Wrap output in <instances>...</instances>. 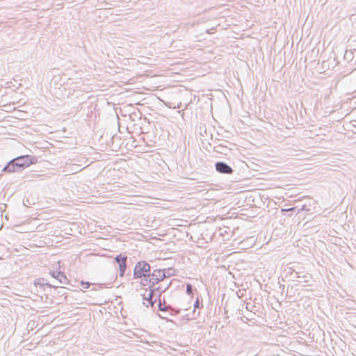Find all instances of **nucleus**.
Listing matches in <instances>:
<instances>
[{"instance_id":"obj_1","label":"nucleus","mask_w":356,"mask_h":356,"mask_svg":"<svg viewBox=\"0 0 356 356\" xmlns=\"http://www.w3.org/2000/svg\"><path fill=\"white\" fill-rule=\"evenodd\" d=\"M151 266L146 261L137 262L134 269V278L139 279L151 275Z\"/></svg>"},{"instance_id":"obj_2","label":"nucleus","mask_w":356,"mask_h":356,"mask_svg":"<svg viewBox=\"0 0 356 356\" xmlns=\"http://www.w3.org/2000/svg\"><path fill=\"white\" fill-rule=\"evenodd\" d=\"M14 159H16V161L21 163L20 165H22L23 169L38 162V158L33 155H22Z\"/></svg>"},{"instance_id":"obj_3","label":"nucleus","mask_w":356,"mask_h":356,"mask_svg":"<svg viewBox=\"0 0 356 356\" xmlns=\"http://www.w3.org/2000/svg\"><path fill=\"white\" fill-rule=\"evenodd\" d=\"M170 283L168 284L165 288H163L161 286H159L158 287L154 288V289H145V293L143 294V300L149 301L151 300L154 295L155 291H159L161 293L165 291L168 287L170 286Z\"/></svg>"},{"instance_id":"obj_4","label":"nucleus","mask_w":356,"mask_h":356,"mask_svg":"<svg viewBox=\"0 0 356 356\" xmlns=\"http://www.w3.org/2000/svg\"><path fill=\"white\" fill-rule=\"evenodd\" d=\"M20 164L16 159H13L3 167L2 171L8 173L20 172L24 170Z\"/></svg>"},{"instance_id":"obj_5","label":"nucleus","mask_w":356,"mask_h":356,"mask_svg":"<svg viewBox=\"0 0 356 356\" xmlns=\"http://www.w3.org/2000/svg\"><path fill=\"white\" fill-rule=\"evenodd\" d=\"M216 170L221 174L231 175L234 172L233 168L224 161H218L215 163Z\"/></svg>"},{"instance_id":"obj_6","label":"nucleus","mask_w":356,"mask_h":356,"mask_svg":"<svg viewBox=\"0 0 356 356\" xmlns=\"http://www.w3.org/2000/svg\"><path fill=\"white\" fill-rule=\"evenodd\" d=\"M127 257L125 255L122 256V254H120L115 257V261L119 266L120 277H123L127 269Z\"/></svg>"},{"instance_id":"obj_7","label":"nucleus","mask_w":356,"mask_h":356,"mask_svg":"<svg viewBox=\"0 0 356 356\" xmlns=\"http://www.w3.org/2000/svg\"><path fill=\"white\" fill-rule=\"evenodd\" d=\"M50 275L52 277L58 280L60 284H67L69 282L68 279L65 276V273L61 271H51Z\"/></svg>"},{"instance_id":"obj_8","label":"nucleus","mask_w":356,"mask_h":356,"mask_svg":"<svg viewBox=\"0 0 356 356\" xmlns=\"http://www.w3.org/2000/svg\"><path fill=\"white\" fill-rule=\"evenodd\" d=\"M34 284L35 286H40V287H43V288H45V287L54 288V289L57 288L56 286L52 285V284H49V282H44V278L36 279L34 281ZM44 289L45 290V289Z\"/></svg>"},{"instance_id":"obj_9","label":"nucleus","mask_w":356,"mask_h":356,"mask_svg":"<svg viewBox=\"0 0 356 356\" xmlns=\"http://www.w3.org/2000/svg\"><path fill=\"white\" fill-rule=\"evenodd\" d=\"M158 307H159V311H161V312H167V311H169V310H172V308L170 305H165V300L163 299V302H162L161 300V293H159V296H158Z\"/></svg>"},{"instance_id":"obj_10","label":"nucleus","mask_w":356,"mask_h":356,"mask_svg":"<svg viewBox=\"0 0 356 356\" xmlns=\"http://www.w3.org/2000/svg\"><path fill=\"white\" fill-rule=\"evenodd\" d=\"M162 273L161 275L163 277V280L165 278L170 277L171 276H173L175 275V269L173 268H164L162 269Z\"/></svg>"},{"instance_id":"obj_11","label":"nucleus","mask_w":356,"mask_h":356,"mask_svg":"<svg viewBox=\"0 0 356 356\" xmlns=\"http://www.w3.org/2000/svg\"><path fill=\"white\" fill-rule=\"evenodd\" d=\"M214 149L216 152L224 154H227V152L229 150L226 146H224L221 144L214 146Z\"/></svg>"},{"instance_id":"obj_12","label":"nucleus","mask_w":356,"mask_h":356,"mask_svg":"<svg viewBox=\"0 0 356 356\" xmlns=\"http://www.w3.org/2000/svg\"><path fill=\"white\" fill-rule=\"evenodd\" d=\"M159 278L154 277L152 275H149L148 281L147 282H149V289H154L153 287L158 284L159 282H161Z\"/></svg>"},{"instance_id":"obj_13","label":"nucleus","mask_w":356,"mask_h":356,"mask_svg":"<svg viewBox=\"0 0 356 356\" xmlns=\"http://www.w3.org/2000/svg\"><path fill=\"white\" fill-rule=\"evenodd\" d=\"M162 270L161 269H154L153 271L151 270V275L154 277L159 278L160 281L163 280V277L161 275Z\"/></svg>"},{"instance_id":"obj_14","label":"nucleus","mask_w":356,"mask_h":356,"mask_svg":"<svg viewBox=\"0 0 356 356\" xmlns=\"http://www.w3.org/2000/svg\"><path fill=\"white\" fill-rule=\"evenodd\" d=\"M353 58V53L351 51L346 50L344 54V59L348 62H350Z\"/></svg>"},{"instance_id":"obj_15","label":"nucleus","mask_w":356,"mask_h":356,"mask_svg":"<svg viewBox=\"0 0 356 356\" xmlns=\"http://www.w3.org/2000/svg\"><path fill=\"white\" fill-rule=\"evenodd\" d=\"M193 285L191 284L188 283L186 284V293L189 296H191V295H193Z\"/></svg>"},{"instance_id":"obj_16","label":"nucleus","mask_w":356,"mask_h":356,"mask_svg":"<svg viewBox=\"0 0 356 356\" xmlns=\"http://www.w3.org/2000/svg\"><path fill=\"white\" fill-rule=\"evenodd\" d=\"M148 278H149V276H147V277L140 278L141 279L140 284L143 286H147V285L149 286V282H147Z\"/></svg>"},{"instance_id":"obj_17","label":"nucleus","mask_w":356,"mask_h":356,"mask_svg":"<svg viewBox=\"0 0 356 356\" xmlns=\"http://www.w3.org/2000/svg\"><path fill=\"white\" fill-rule=\"evenodd\" d=\"M80 284H81V286L83 289H88V288L90 286L91 283H90V282H84V281H81V283H80Z\"/></svg>"},{"instance_id":"obj_18","label":"nucleus","mask_w":356,"mask_h":356,"mask_svg":"<svg viewBox=\"0 0 356 356\" xmlns=\"http://www.w3.org/2000/svg\"><path fill=\"white\" fill-rule=\"evenodd\" d=\"M295 209H296V207H291V208L286 209H282V212H286V211H295Z\"/></svg>"},{"instance_id":"obj_19","label":"nucleus","mask_w":356,"mask_h":356,"mask_svg":"<svg viewBox=\"0 0 356 356\" xmlns=\"http://www.w3.org/2000/svg\"><path fill=\"white\" fill-rule=\"evenodd\" d=\"M157 299L153 300V298L151 300L148 301V305H150L152 307H154V303L156 302Z\"/></svg>"},{"instance_id":"obj_20","label":"nucleus","mask_w":356,"mask_h":356,"mask_svg":"<svg viewBox=\"0 0 356 356\" xmlns=\"http://www.w3.org/2000/svg\"><path fill=\"white\" fill-rule=\"evenodd\" d=\"M194 307H195V309L200 308V302H199L198 298H197L196 301L194 303Z\"/></svg>"},{"instance_id":"obj_21","label":"nucleus","mask_w":356,"mask_h":356,"mask_svg":"<svg viewBox=\"0 0 356 356\" xmlns=\"http://www.w3.org/2000/svg\"><path fill=\"white\" fill-rule=\"evenodd\" d=\"M305 207H305V205H303V206L302 207V208H301V210H305Z\"/></svg>"},{"instance_id":"obj_22","label":"nucleus","mask_w":356,"mask_h":356,"mask_svg":"<svg viewBox=\"0 0 356 356\" xmlns=\"http://www.w3.org/2000/svg\"><path fill=\"white\" fill-rule=\"evenodd\" d=\"M206 33H211V32H210L209 29H207V30H206Z\"/></svg>"},{"instance_id":"obj_23","label":"nucleus","mask_w":356,"mask_h":356,"mask_svg":"<svg viewBox=\"0 0 356 356\" xmlns=\"http://www.w3.org/2000/svg\"><path fill=\"white\" fill-rule=\"evenodd\" d=\"M175 311L176 314H179V310H175Z\"/></svg>"}]
</instances>
